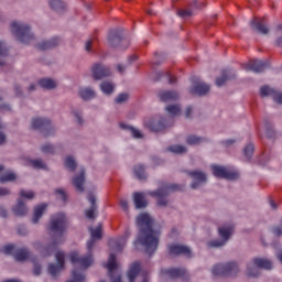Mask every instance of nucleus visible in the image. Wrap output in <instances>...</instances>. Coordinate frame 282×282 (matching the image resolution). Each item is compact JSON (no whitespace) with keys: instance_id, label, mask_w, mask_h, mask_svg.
<instances>
[{"instance_id":"nucleus-1","label":"nucleus","mask_w":282,"mask_h":282,"mask_svg":"<svg viewBox=\"0 0 282 282\" xmlns=\"http://www.w3.org/2000/svg\"><path fill=\"white\" fill-rule=\"evenodd\" d=\"M137 226L139 232L134 246H142L147 254H154L160 246V230L153 229V218L148 213H142L137 217Z\"/></svg>"},{"instance_id":"nucleus-2","label":"nucleus","mask_w":282,"mask_h":282,"mask_svg":"<svg viewBox=\"0 0 282 282\" xmlns=\"http://www.w3.org/2000/svg\"><path fill=\"white\" fill-rule=\"evenodd\" d=\"M65 228H67V217H65V214H55L51 217L48 230L52 232L53 242L44 247L43 252L45 257H50L61 243L65 242V238H63Z\"/></svg>"},{"instance_id":"nucleus-3","label":"nucleus","mask_w":282,"mask_h":282,"mask_svg":"<svg viewBox=\"0 0 282 282\" xmlns=\"http://www.w3.org/2000/svg\"><path fill=\"white\" fill-rule=\"evenodd\" d=\"M11 34L23 45H30L36 36L32 31V26L21 21H13L10 24Z\"/></svg>"},{"instance_id":"nucleus-4","label":"nucleus","mask_w":282,"mask_h":282,"mask_svg":"<svg viewBox=\"0 0 282 282\" xmlns=\"http://www.w3.org/2000/svg\"><path fill=\"white\" fill-rule=\"evenodd\" d=\"M261 270H272V261L263 258H253L247 263V275L257 279Z\"/></svg>"},{"instance_id":"nucleus-5","label":"nucleus","mask_w":282,"mask_h":282,"mask_svg":"<svg viewBox=\"0 0 282 282\" xmlns=\"http://www.w3.org/2000/svg\"><path fill=\"white\" fill-rule=\"evenodd\" d=\"M239 263L236 261L215 264L213 274L215 276H237L239 274Z\"/></svg>"},{"instance_id":"nucleus-6","label":"nucleus","mask_w":282,"mask_h":282,"mask_svg":"<svg viewBox=\"0 0 282 282\" xmlns=\"http://www.w3.org/2000/svg\"><path fill=\"white\" fill-rule=\"evenodd\" d=\"M173 191H180V185L177 184H165L159 189L154 192H150V195L152 197H158V206L165 207L169 206V195H171V192Z\"/></svg>"},{"instance_id":"nucleus-7","label":"nucleus","mask_w":282,"mask_h":282,"mask_svg":"<svg viewBox=\"0 0 282 282\" xmlns=\"http://www.w3.org/2000/svg\"><path fill=\"white\" fill-rule=\"evenodd\" d=\"M32 128L36 131H40L44 138H48V135H54L55 129L52 126V121L47 118L36 117L32 119Z\"/></svg>"},{"instance_id":"nucleus-8","label":"nucleus","mask_w":282,"mask_h":282,"mask_svg":"<svg viewBox=\"0 0 282 282\" xmlns=\"http://www.w3.org/2000/svg\"><path fill=\"white\" fill-rule=\"evenodd\" d=\"M186 174L192 178L189 188L193 191H197V188H202V186H206V184H208V175L205 172L193 170L186 171Z\"/></svg>"},{"instance_id":"nucleus-9","label":"nucleus","mask_w":282,"mask_h":282,"mask_svg":"<svg viewBox=\"0 0 282 282\" xmlns=\"http://www.w3.org/2000/svg\"><path fill=\"white\" fill-rule=\"evenodd\" d=\"M145 129L153 131L155 133L164 131L167 127H171V122L165 117H155L153 119H148L144 121Z\"/></svg>"},{"instance_id":"nucleus-10","label":"nucleus","mask_w":282,"mask_h":282,"mask_svg":"<svg viewBox=\"0 0 282 282\" xmlns=\"http://www.w3.org/2000/svg\"><path fill=\"white\" fill-rule=\"evenodd\" d=\"M108 44L110 47H121L123 46V50H127L129 47V42L124 39V33L122 30H112L108 34Z\"/></svg>"},{"instance_id":"nucleus-11","label":"nucleus","mask_w":282,"mask_h":282,"mask_svg":"<svg viewBox=\"0 0 282 282\" xmlns=\"http://www.w3.org/2000/svg\"><path fill=\"white\" fill-rule=\"evenodd\" d=\"M246 72H253V74H263L265 69H270V61L252 59L243 65Z\"/></svg>"},{"instance_id":"nucleus-12","label":"nucleus","mask_w":282,"mask_h":282,"mask_svg":"<svg viewBox=\"0 0 282 282\" xmlns=\"http://www.w3.org/2000/svg\"><path fill=\"white\" fill-rule=\"evenodd\" d=\"M55 259L57 264H48V274H51L53 279H56V276H58V273L65 268V252L57 251L55 254Z\"/></svg>"},{"instance_id":"nucleus-13","label":"nucleus","mask_w":282,"mask_h":282,"mask_svg":"<svg viewBox=\"0 0 282 282\" xmlns=\"http://www.w3.org/2000/svg\"><path fill=\"white\" fill-rule=\"evenodd\" d=\"M192 87L189 88V94H194V96H206L208 91H210V85L199 82L197 77L192 79Z\"/></svg>"},{"instance_id":"nucleus-14","label":"nucleus","mask_w":282,"mask_h":282,"mask_svg":"<svg viewBox=\"0 0 282 282\" xmlns=\"http://www.w3.org/2000/svg\"><path fill=\"white\" fill-rule=\"evenodd\" d=\"M213 175L220 180H237L239 174L237 172L227 171L226 167L220 165H212Z\"/></svg>"},{"instance_id":"nucleus-15","label":"nucleus","mask_w":282,"mask_h":282,"mask_svg":"<svg viewBox=\"0 0 282 282\" xmlns=\"http://www.w3.org/2000/svg\"><path fill=\"white\" fill-rule=\"evenodd\" d=\"M129 237H131V232L126 230L120 238L110 239L109 247L112 248V250H116V252H122L124 246H127V241H129Z\"/></svg>"},{"instance_id":"nucleus-16","label":"nucleus","mask_w":282,"mask_h":282,"mask_svg":"<svg viewBox=\"0 0 282 282\" xmlns=\"http://www.w3.org/2000/svg\"><path fill=\"white\" fill-rule=\"evenodd\" d=\"M91 74L94 80H102V78H109L111 76V68L104 64H95L91 67Z\"/></svg>"},{"instance_id":"nucleus-17","label":"nucleus","mask_w":282,"mask_h":282,"mask_svg":"<svg viewBox=\"0 0 282 282\" xmlns=\"http://www.w3.org/2000/svg\"><path fill=\"white\" fill-rule=\"evenodd\" d=\"M141 265L140 262H134L129 271H128V279L129 282H135V279H141V282H149V275L147 273L140 274Z\"/></svg>"},{"instance_id":"nucleus-18","label":"nucleus","mask_w":282,"mask_h":282,"mask_svg":"<svg viewBox=\"0 0 282 282\" xmlns=\"http://www.w3.org/2000/svg\"><path fill=\"white\" fill-rule=\"evenodd\" d=\"M106 268H108V276H110L111 282H122V275L119 273L113 275L118 268V263H116V253H110Z\"/></svg>"},{"instance_id":"nucleus-19","label":"nucleus","mask_w":282,"mask_h":282,"mask_svg":"<svg viewBox=\"0 0 282 282\" xmlns=\"http://www.w3.org/2000/svg\"><path fill=\"white\" fill-rule=\"evenodd\" d=\"M70 261L72 263H79L84 270H87L91 263H94V256L88 253L86 257L78 256V252L74 251L70 253Z\"/></svg>"},{"instance_id":"nucleus-20","label":"nucleus","mask_w":282,"mask_h":282,"mask_svg":"<svg viewBox=\"0 0 282 282\" xmlns=\"http://www.w3.org/2000/svg\"><path fill=\"white\" fill-rule=\"evenodd\" d=\"M186 274L185 269H177V268H172V269H163L161 271V279L162 281H169V279H180Z\"/></svg>"},{"instance_id":"nucleus-21","label":"nucleus","mask_w":282,"mask_h":282,"mask_svg":"<svg viewBox=\"0 0 282 282\" xmlns=\"http://www.w3.org/2000/svg\"><path fill=\"white\" fill-rule=\"evenodd\" d=\"M61 45V40L58 37H52L50 40H43L36 44V47L41 52H47V50H54Z\"/></svg>"},{"instance_id":"nucleus-22","label":"nucleus","mask_w":282,"mask_h":282,"mask_svg":"<svg viewBox=\"0 0 282 282\" xmlns=\"http://www.w3.org/2000/svg\"><path fill=\"white\" fill-rule=\"evenodd\" d=\"M169 250L170 254H174L175 257L180 254H184L187 259H191L192 257L191 248L184 245H170Z\"/></svg>"},{"instance_id":"nucleus-23","label":"nucleus","mask_w":282,"mask_h":282,"mask_svg":"<svg viewBox=\"0 0 282 282\" xmlns=\"http://www.w3.org/2000/svg\"><path fill=\"white\" fill-rule=\"evenodd\" d=\"M261 96H271L274 102L278 105H282V94L276 91L274 88H270L269 86H262L260 88Z\"/></svg>"},{"instance_id":"nucleus-24","label":"nucleus","mask_w":282,"mask_h":282,"mask_svg":"<svg viewBox=\"0 0 282 282\" xmlns=\"http://www.w3.org/2000/svg\"><path fill=\"white\" fill-rule=\"evenodd\" d=\"M234 232L235 227L232 225H223L218 227V235L225 243L230 241V237H232Z\"/></svg>"},{"instance_id":"nucleus-25","label":"nucleus","mask_w":282,"mask_h":282,"mask_svg":"<svg viewBox=\"0 0 282 282\" xmlns=\"http://www.w3.org/2000/svg\"><path fill=\"white\" fill-rule=\"evenodd\" d=\"M90 207L89 209H86V217L88 219H96V213L98 212V205H96V195L90 193L87 197Z\"/></svg>"},{"instance_id":"nucleus-26","label":"nucleus","mask_w":282,"mask_h":282,"mask_svg":"<svg viewBox=\"0 0 282 282\" xmlns=\"http://www.w3.org/2000/svg\"><path fill=\"white\" fill-rule=\"evenodd\" d=\"M73 186H75L76 191L78 193H84L85 192V169H82L79 172V175H75L73 177Z\"/></svg>"},{"instance_id":"nucleus-27","label":"nucleus","mask_w":282,"mask_h":282,"mask_svg":"<svg viewBox=\"0 0 282 282\" xmlns=\"http://www.w3.org/2000/svg\"><path fill=\"white\" fill-rule=\"evenodd\" d=\"M249 25L251 30L259 32V34H269L270 29L263 24V20L259 21L257 18L250 20Z\"/></svg>"},{"instance_id":"nucleus-28","label":"nucleus","mask_w":282,"mask_h":282,"mask_svg":"<svg viewBox=\"0 0 282 282\" xmlns=\"http://www.w3.org/2000/svg\"><path fill=\"white\" fill-rule=\"evenodd\" d=\"M159 98L162 102H171L180 99V93L175 90H161L159 93Z\"/></svg>"},{"instance_id":"nucleus-29","label":"nucleus","mask_w":282,"mask_h":282,"mask_svg":"<svg viewBox=\"0 0 282 282\" xmlns=\"http://www.w3.org/2000/svg\"><path fill=\"white\" fill-rule=\"evenodd\" d=\"M37 85L42 89H46L47 91H52V89H56L58 87V82L56 79L44 77L37 80Z\"/></svg>"},{"instance_id":"nucleus-30","label":"nucleus","mask_w":282,"mask_h":282,"mask_svg":"<svg viewBox=\"0 0 282 282\" xmlns=\"http://www.w3.org/2000/svg\"><path fill=\"white\" fill-rule=\"evenodd\" d=\"M12 213L15 217H25L28 215V206H25L23 198H18V203L12 207Z\"/></svg>"},{"instance_id":"nucleus-31","label":"nucleus","mask_w":282,"mask_h":282,"mask_svg":"<svg viewBox=\"0 0 282 282\" xmlns=\"http://www.w3.org/2000/svg\"><path fill=\"white\" fill-rule=\"evenodd\" d=\"M48 6L51 10L57 14H65V11L67 10V3L63 0H50Z\"/></svg>"},{"instance_id":"nucleus-32","label":"nucleus","mask_w":282,"mask_h":282,"mask_svg":"<svg viewBox=\"0 0 282 282\" xmlns=\"http://www.w3.org/2000/svg\"><path fill=\"white\" fill-rule=\"evenodd\" d=\"M133 175L140 182H147V177H149V174L147 173V167L143 164L134 165Z\"/></svg>"},{"instance_id":"nucleus-33","label":"nucleus","mask_w":282,"mask_h":282,"mask_svg":"<svg viewBox=\"0 0 282 282\" xmlns=\"http://www.w3.org/2000/svg\"><path fill=\"white\" fill-rule=\"evenodd\" d=\"M232 78H235V73H232V70H223L221 76L216 78V86L224 87V85Z\"/></svg>"},{"instance_id":"nucleus-34","label":"nucleus","mask_w":282,"mask_h":282,"mask_svg":"<svg viewBox=\"0 0 282 282\" xmlns=\"http://www.w3.org/2000/svg\"><path fill=\"white\" fill-rule=\"evenodd\" d=\"M133 202L137 210H142V208H147V206H149L147 198H144V194L139 192L133 194Z\"/></svg>"},{"instance_id":"nucleus-35","label":"nucleus","mask_w":282,"mask_h":282,"mask_svg":"<svg viewBox=\"0 0 282 282\" xmlns=\"http://www.w3.org/2000/svg\"><path fill=\"white\" fill-rule=\"evenodd\" d=\"M13 257L15 261H28V258L31 257L30 249L26 247L19 248Z\"/></svg>"},{"instance_id":"nucleus-36","label":"nucleus","mask_w":282,"mask_h":282,"mask_svg":"<svg viewBox=\"0 0 282 282\" xmlns=\"http://www.w3.org/2000/svg\"><path fill=\"white\" fill-rule=\"evenodd\" d=\"M162 78H166L170 85H175L177 83V77H173L169 72H156L154 76V82L162 80Z\"/></svg>"},{"instance_id":"nucleus-37","label":"nucleus","mask_w":282,"mask_h":282,"mask_svg":"<svg viewBox=\"0 0 282 282\" xmlns=\"http://www.w3.org/2000/svg\"><path fill=\"white\" fill-rule=\"evenodd\" d=\"M119 127L124 131H129V133H131L132 138H134L135 140H140L143 138L142 132H140V130L135 129L133 126H129L127 123H120Z\"/></svg>"},{"instance_id":"nucleus-38","label":"nucleus","mask_w":282,"mask_h":282,"mask_svg":"<svg viewBox=\"0 0 282 282\" xmlns=\"http://www.w3.org/2000/svg\"><path fill=\"white\" fill-rule=\"evenodd\" d=\"M203 142H208V139L197 137L195 134H189L186 137V144H189V147H197V144H203Z\"/></svg>"},{"instance_id":"nucleus-39","label":"nucleus","mask_w":282,"mask_h":282,"mask_svg":"<svg viewBox=\"0 0 282 282\" xmlns=\"http://www.w3.org/2000/svg\"><path fill=\"white\" fill-rule=\"evenodd\" d=\"M79 97L82 100H94V98H96V90L89 87L82 88L79 90Z\"/></svg>"},{"instance_id":"nucleus-40","label":"nucleus","mask_w":282,"mask_h":282,"mask_svg":"<svg viewBox=\"0 0 282 282\" xmlns=\"http://www.w3.org/2000/svg\"><path fill=\"white\" fill-rule=\"evenodd\" d=\"M28 165L36 170L45 171L47 169V164L42 159H28Z\"/></svg>"},{"instance_id":"nucleus-41","label":"nucleus","mask_w":282,"mask_h":282,"mask_svg":"<svg viewBox=\"0 0 282 282\" xmlns=\"http://www.w3.org/2000/svg\"><path fill=\"white\" fill-rule=\"evenodd\" d=\"M47 208V205H39L34 208V214L32 218V224H39L41 217H43V213H45V209Z\"/></svg>"},{"instance_id":"nucleus-42","label":"nucleus","mask_w":282,"mask_h":282,"mask_svg":"<svg viewBox=\"0 0 282 282\" xmlns=\"http://www.w3.org/2000/svg\"><path fill=\"white\" fill-rule=\"evenodd\" d=\"M17 173L8 171L0 175V184H8V182H17Z\"/></svg>"},{"instance_id":"nucleus-43","label":"nucleus","mask_w":282,"mask_h":282,"mask_svg":"<svg viewBox=\"0 0 282 282\" xmlns=\"http://www.w3.org/2000/svg\"><path fill=\"white\" fill-rule=\"evenodd\" d=\"M100 90L102 91V94H106V96H111V94H113L115 89H116V85H113V83L111 82H102L100 84Z\"/></svg>"},{"instance_id":"nucleus-44","label":"nucleus","mask_w":282,"mask_h":282,"mask_svg":"<svg viewBox=\"0 0 282 282\" xmlns=\"http://www.w3.org/2000/svg\"><path fill=\"white\" fill-rule=\"evenodd\" d=\"M264 127L267 138H269V140H272V138L276 135V131H274V124L270 122V120L264 119Z\"/></svg>"},{"instance_id":"nucleus-45","label":"nucleus","mask_w":282,"mask_h":282,"mask_svg":"<svg viewBox=\"0 0 282 282\" xmlns=\"http://www.w3.org/2000/svg\"><path fill=\"white\" fill-rule=\"evenodd\" d=\"M226 243L227 242H225L223 239H214V240L207 241L206 246L209 249H217V248H224Z\"/></svg>"},{"instance_id":"nucleus-46","label":"nucleus","mask_w":282,"mask_h":282,"mask_svg":"<svg viewBox=\"0 0 282 282\" xmlns=\"http://www.w3.org/2000/svg\"><path fill=\"white\" fill-rule=\"evenodd\" d=\"M167 151H170L171 153H176L178 155H184V153H187L188 149H186V147L184 145H171L167 148Z\"/></svg>"},{"instance_id":"nucleus-47","label":"nucleus","mask_w":282,"mask_h":282,"mask_svg":"<svg viewBox=\"0 0 282 282\" xmlns=\"http://www.w3.org/2000/svg\"><path fill=\"white\" fill-rule=\"evenodd\" d=\"M70 113L76 119L77 124L79 126L85 124V120L83 119V110L72 108Z\"/></svg>"},{"instance_id":"nucleus-48","label":"nucleus","mask_w":282,"mask_h":282,"mask_svg":"<svg viewBox=\"0 0 282 282\" xmlns=\"http://www.w3.org/2000/svg\"><path fill=\"white\" fill-rule=\"evenodd\" d=\"M64 164L68 169V171H70V173H74V171H76V167L78 166L74 156H67Z\"/></svg>"},{"instance_id":"nucleus-49","label":"nucleus","mask_w":282,"mask_h":282,"mask_svg":"<svg viewBox=\"0 0 282 282\" xmlns=\"http://www.w3.org/2000/svg\"><path fill=\"white\" fill-rule=\"evenodd\" d=\"M42 153H45L46 155H52L56 153V148L51 143H45L41 147Z\"/></svg>"},{"instance_id":"nucleus-50","label":"nucleus","mask_w":282,"mask_h":282,"mask_svg":"<svg viewBox=\"0 0 282 282\" xmlns=\"http://www.w3.org/2000/svg\"><path fill=\"white\" fill-rule=\"evenodd\" d=\"M177 17L181 19H188V17H193V9H178L176 11Z\"/></svg>"},{"instance_id":"nucleus-51","label":"nucleus","mask_w":282,"mask_h":282,"mask_svg":"<svg viewBox=\"0 0 282 282\" xmlns=\"http://www.w3.org/2000/svg\"><path fill=\"white\" fill-rule=\"evenodd\" d=\"M243 154H245V158H247L248 161L252 160V155L254 154V144L249 143L243 149Z\"/></svg>"},{"instance_id":"nucleus-52","label":"nucleus","mask_w":282,"mask_h":282,"mask_svg":"<svg viewBox=\"0 0 282 282\" xmlns=\"http://www.w3.org/2000/svg\"><path fill=\"white\" fill-rule=\"evenodd\" d=\"M128 100H129V94L122 93L116 97L115 102L116 105H124V102H128Z\"/></svg>"},{"instance_id":"nucleus-53","label":"nucleus","mask_w":282,"mask_h":282,"mask_svg":"<svg viewBox=\"0 0 282 282\" xmlns=\"http://www.w3.org/2000/svg\"><path fill=\"white\" fill-rule=\"evenodd\" d=\"M90 235L93 239H102V231L100 225L95 229L90 228Z\"/></svg>"},{"instance_id":"nucleus-54","label":"nucleus","mask_w":282,"mask_h":282,"mask_svg":"<svg viewBox=\"0 0 282 282\" xmlns=\"http://www.w3.org/2000/svg\"><path fill=\"white\" fill-rule=\"evenodd\" d=\"M0 56L1 58H8V45H6V42L0 41Z\"/></svg>"},{"instance_id":"nucleus-55","label":"nucleus","mask_w":282,"mask_h":282,"mask_svg":"<svg viewBox=\"0 0 282 282\" xmlns=\"http://www.w3.org/2000/svg\"><path fill=\"white\" fill-rule=\"evenodd\" d=\"M167 113H171V116H177L178 111H181L180 106L177 105H170L165 108Z\"/></svg>"},{"instance_id":"nucleus-56","label":"nucleus","mask_w":282,"mask_h":282,"mask_svg":"<svg viewBox=\"0 0 282 282\" xmlns=\"http://www.w3.org/2000/svg\"><path fill=\"white\" fill-rule=\"evenodd\" d=\"M22 197H24V199H34V192L32 191H25V189H21L20 191V198L22 199Z\"/></svg>"},{"instance_id":"nucleus-57","label":"nucleus","mask_w":282,"mask_h":282,"mask_svg":"<svg viewBox=\"0 0 282 282\" xmlns=\"http://www.w3.org/2000/svg\"><path fill=\"white\" fill-rule=\"evenodd\" d=\"M3 252L4 254H13L17 252V247L14 245H7L3 247Z\"/></svg>"},{"instance_id":"nucleus-58","label":"nucleus","mask_w":282,"mask_h":282,"mask_svg":"<svg viewBox=\"0 0 282 282\" xmlns=\"http://www.w3.org/2000/svg\"><path fill=\"white\" fill-rule=\"evenodd\" d=\"M154 56L156 58V61L152 64L153 67H160V65H162V63H164V55H160L158 52L154 53Z\"/></svg>"},{"instance_id":"nucleus-59","label":"nucleus","mask_w":282,"mask_h":282,"mask_svg":"<svg viewBox=\"0 0 282 282\" xmlns=\"http://www.w3.org/2000/svg\"><path fill=\"white\" fill-rule=\"evenodd\" d=\"M41 272H42L41 263L34 261L33 262V274H34V276H41Z\"/></svg>"},{"instance_id":"nucleus-60","label":"nucleus","mask_w":282,"mask_h":282,"mask_svg":"<svg viewBox=\"0 0 282 282\" xmlns=\"http://www.w3.org/2000/svg\"><path fill=\"white\" fill-rule=\"evenodd\" d=\"M56 195L62 199V202H67V193H65V189L57 188L55 189Z\"/></svg>"},{"instance_id":"nucleus-61","label":"nucleus","mask_w":282,"mask_h":282,"mask_svg":"<svg viewBox=\"0 0 282 282\" xmlns=\"http://www.w3.org/2000/svg\"><path fill=\"white\" fill-rule=\"evenodd\" d=\"M188 8L192 10H202V4L197 0H193L189 4Z\"/></svg>"},{"instance_id":"nucleus-62","label":"nucleus","mask_w":282,"mask_h":282,"mask_svg":"<svg viewBox=\"0 0 282 282\" xmlns=\"http://www.w3.org/2000/svg\"><path fill=\"white\" fill-rule=\"evenodd\" d=\"M14 93H15V96L23 98V88H21V85L19 84L14 85Z\"/></svg>"},{"instance_id":"nucleus-63","label":"nucleus","mask_w":282,"mask_h":282,"mask_svg":"<svg viewBox=\"0 0 282 282\" xmlns=\"http://www.w3.org/2000/svg\"><path fill=\"white\" fill-rule=\"evenodd\" d=\"M12 192L8 187H0V197H8Z\"/></svg>"},{"instance_id":"nucleus-64","label":"nucleus","mask_w":282,"mask_h":282,"mask_svg":"<svg viewBox=\"0 0 282 282\" xmlns=\"http://www.w3.org/2000/svg\"><path fill=\"white\" fill-rule=\"evenodd\" d=\"M95 243H96V238H90V240H88V242H87L88 253L91 254V248H94Z\"/></svg>"}]
</instances>
